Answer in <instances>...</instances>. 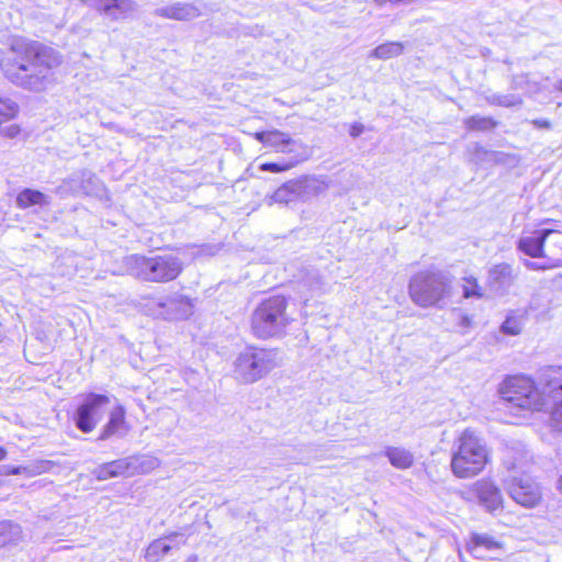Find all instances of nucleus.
I'll use <instances>...</instances> for the list:
<instances>
[{"instance_id":"22","label":"nucleus","mask_w":562,"mask_h":562,"mask_svg":"<svg viewBox=\"0 0 562 562\" xmlns=\"http://www.w3.org/2000/svg\"><path fill=\"white\" fill-rule=\"evenodd\" d=\"M18 112L15 102L10 99L0 98V133L9 137H14L19 133V128L14 125L2 127L3 124L12 120Z\"/></svg>"},{"instance_id":"23","label":"nucleus","mask_w":562,"mask_h":562,"mask_svg":"<svg viewBox=\"0 0 562 562\" xmlns=\"http://www.w3.org/2000/svg\"><path fill=\"white\" fill-rule=\"evenodd\" d=\"M269 204H289L300 201V192H297L295 180L292 179L283 183L269 196Z\"/></svg>"},{"instance_id":"21","label":"nucleus","mask_w":562,"mask_h":562,"mask_svg":"<svg viewBox=\"0 0 562 562\" xmlns=\"http://www.w3.org/2000/svg\"><path fill=\"white\" fill-rule=\"evenodd\" d=\"M108 4L109 9L104 15L113 21L126 19L138 10V4L134 0H109Z\"/></svg>"},{"instance_id":"9","label":"nucleus","mask_w":562,"mask_h":562,"mask_svg":"<svg viewBox=\"0 0 562 562\" xmlns=\"http://www.w3.org/2000/svg\"><path fill=\"white\" fill-rule=\"evenodd\" d=\"M504 487L514 502L525 507H535L542 496L539 484L526 474L509 475L504 480Z\"/></svg>"},{"instance_id":"18","label":"nucleus","mask_w":562,"mask_h":562,"mask_svg":"<svg viewBox=\"0 0 562 562\" xmlns=\"http://www.w3.org/2000/svg\"><path fill=\"white\" fill-rule=\"evenodd\" d=\"M178 537H182L181 533H170L164 538L154 540L146 549L145 559L147 562H158L165 555H167L172 549L171 542Z\"/></svg>"},{"instance_id":"20","label":"nucleus","mask_w":562,"mask_h":562,"mask_svg":"<svg viewBox=\"0 0 562 562\" xmlns=\"http://www.w3.org/2000/svg\"><path fill=\"white\" fill-rule=\"evenodd\" d=\"M514 281L513 270L509 265L494 266L488 273V283L495 291L507 289Z\"/></svg>"},{"instance_id":"17","label":"nucleus","mask_w":562,"mask_h":562,"mask_svg":"<svg viewBox=\"0 0 562 562\" xmlns=\"http://www.w3.org/2000/svg\"><path fill=\"white\" fill-rule=\"evenodd\" d=\"M294 180L300 192V201L304 202L325 192L328 188L324 180L314 176H303Z\"/></svg>"},{"instance_id":"43","label":"nucleus","mask_w":562,"mask_h":562,"mask_svg":"<svg viewBox=\"0 0 562 562\" xmlns=\"http://www.w3.org/2000/svg\"><path fill=\"white\" fill-rule=\"evenodd\" d=\"M19 470H20V474H25L27 476H30V471L32 470V465H26V467H18Z\"/></svg>"},{"instance_id":"24","label":"nucleus","mask_w":562,"mask_h":562,"mask_svg":"<svg viewBox=\"0 0 562 562\" xmlns=\"http://www.w3.org/2000/svg\"><path fill=\"white\" fill-rule=\"evenodd\" d=\"M49 202L48 195L33 189H24L16 196V205L20 209H27L33 205L46 206Z\"/></svg>"},{"instance_id":"11","label":"nucleus","mask_w":562,"mask_h":562,"mask_svg":"<svg viewBox=\"0 0 562 562\" xmlns=\"http://www.w3.org/2000/svg\"><path fill=\"white\" fill-rule=\"evenodd\" d=\"M525 257L524 265L533 270L553 269L562 266V254L555 255L554 248H519Z\"/></svg>"},{"instance_id":"8","label":"nucleus","mask_w":562,"mask_h":562,"mask_svg":"<svg viewBox=\"0 0 562 562\" xmlns=\"http://www.w3.org/2000/svg\"><path fill=\"white\" fill-rule=\"evenodd\" d=\"M146 315L165 321L187 319L193 314L192 301L180 293L157 297L140 295L135 303Z\"/></svg>"},{"instance_id":"29","label":"nucleus","mask_w":562,"mask_h":562,"mask_svg":"<svg viewBox=\"0 0 562 562\" xmlns=\"http://www.w3.org/2000/svg\"><path fill=\"white\" fill-rule=\"evenodd\" d=\"M133 465V460L130 458L119 459L112 462H108V469L112 471L114 477L121 475H130L131 467Z\"/></svg>"},{"instance_id":"40","label":"nucleus","mask_w":562,"mask_h":562,"mask_svg":"<svg viewBox=\"0 0 562 562\" xmlns=\"http://www.w3.org/2000/svg\"><path fill=\"white\" fill-rule=\"evenodd\" d=\"M14 527H16V526L10 521H1L0 522V536L5 535L9 530H11Z\"/></svg>"},{"instance_id":"42","label":"nucleus","mask_w":562,"mask_h":562,"mask_svg":"<svg viewBox=\"0 0 562 562\" xmlns=\"http://www.w3.org/2000/svg\"><path fill=\"white\" fill-rule=\"evenodd\" d=\"M363 132V126L361 124H355L352 125L350 130V135L352 137H358Z\"/></svg>"},{"instance_id":"32","label":"nucleus","mask_w":562,"mask_h":562,"mask_svg":"<svg viewBox=\"0 0 562 562\" xmlns=\"http://www.w3.org/2000/svg\"><path fill=\"white\" fill-rule=\"evenodd\" d=\"M304 159H305V157H301L299 159H294V160H291L288 162H282V164L265 162V164L260 165L259 169L261 171L282 172V171L290 170L291 168L296 166L301 160H304Z\"/></svg>"},{"instance_id":"10","label":"nucleus","mask_w":562,"mask_h":562,"mask_svg":"<svg viewBox=\"0 0 562 562\" xmlns=\"http://www.w3.org/2000/svg\"><path fill=\"white\" fill-rule=\"evenodd\" d=\"M110 403L106 395L90 393L78 406L74 420L82 432H91L102 418V408Z\"/></svg>"},{"instance_id":"31","label":"nucleus","mask_w":562,"mask_h":562,"mask_svg":"<svg viewBox=\"0 0 562 562\" xmlns=\"http://www.w3.org/2000/svg\"><path fill=\"white\" fill-rule=\"evenodd\" d=\"M462 289H463V296L465 299H470V297L480 299L483 296L482 289L479 286L476 279L473 277H468V278L463 279Z\"/></svg>"},{"instance_id":"38","label":"nucleus","mask_w":562,"mask_h":562,"mask_svg":"<svg viewBox=\"0 0 562 562\" xmlns=\"http://www.w3.org/2000/svg\"><path fill=\"white\" fill-rule=\"evenodd\" d=\"M0 474H2V475H18V474H20V470H19L18 467L2 465L0 468Z\"/></svg>"},{"instance_id":"6","label":"nucleus","mask_w":562,"mask_h":562,"mask_svg":"<svg viewBox=\"0 0 562 562\" xmlns=\"http://www.w3.org/2000/svg\"><path fill=\"white\" fill-rule=\"evenodd\" d=\"M286 306V299L282 295L262 301L251 314L250 327L254 336L259 339L282 336L290 324Z\"/></svg>"},{"instance_id":"4","label":"nucleus","mask_w":562,"mask_h":562,"mask_svg":"<svg viewBox=\"0 0 562 562\" xmlns=\"http://www.w3.org/2000/svg\"><path fill=\"white\" fill-rule=\"evenodd\" d=\"M451 471L459 479H470L480 474L490 462V452L473 430L465 429L454 443Z\"/></svg>"},{"instance_id":"2","label":"nucleus","mask_w":562,"mask_h":562,"mask_svg":"<svg viewBox=\"0 0 562 562\" xmlns=\"http://www.w3.org/2000/svg\"><path fill=\"white\" fill-rule=\"evenodd\" d=\"M14 63L5 65V77L16 86L30 91H44L50 83V70L61 63L54 48L40 42H21L14 47Z\"/></svg>"},{"instance_id":"33","label":"nucleus","mask_w":562,"mask_h":562,"mask_svg":"<svg viewBox=\"0 0 562 562\" xmlns=\"http://www.w3.org/2000/svg\"><path fill=\"white\" fill-rule=\"evenodd\" d=\"M490 103L502 106H515L521 103V99L517 95L494 94L488 99Z\"/></svg>"},{"instance_id":"13","label":"nucleus","mask_w":562,"mask_h":562,"mask_svg":"<svg viewBox=\"0 0 562 562\" xmlns=\"http://www.w3.org/2000/svg\"><path fill=\"white\" fill-rule=\"evenodd\" d=\"M256 139L262 143L265 146L273 148L277 153L290 154L294 153L296 147H301L302 144L289 134L278 130L258 132L255 135Z\"/></svg>"},{"instance_id":"37","label":"nucleus","mask_w":562,"mask_h":562,"mask_svg":"<svg viewBox=\"0 0 562 562\" xmlns=\"http://www.w3.org/2000/svg\"><path fill=\"white\" fill-rule=\"evenodd\" d=\"M93 473L99 481H105L108 479L114 477L112 471L108 469V463L98 467Z\"/></svg>"},{"instance_id":"47","label":"nucleus","mask_w":562,"mask_h":562,"mask_svg":"<svg viewBox=\"0 0 562 562\" xmlns=\"http://www.w3.org/2000/svg\"><path fill=\"white\" fill-rule=\"evenodd\" d=\"M559 484H560V487L562 488V475H561V479L559 481Z\"/></svg>"},{"instance_id":"44","label":"nucleus","mask_w":562,"mask_h":562,"mask_svg":"<svg viewBox=\"0 0 562 562\" xmlns=\"http://www.w3.org/2000/svg\"><path fill=\"white\" fill-rule=\"evenodd\" d=\"M7 458V451L3 447H0V461Z\"/></svg>"},{"instance_id":"28","label":"nucleus","mask_w":562,"mask_h":562,"mask_svg":"<svg viewBox=\"0 0 562 562\" xmlns=\"http://www.w3.org/2000/svg\"><path fill=\"white\" fill-rule=\"evenodd\" d=\"M301 286L310 294L321 292L324 281L317 271L311 270L302 278Z\"/></svg>"},{"instance_id":"3","label":"nucleus","mask_w":562,"mask_h":562,"mask_svg":"<svg viewBox=\"0 0 562 562\" xmlns=\"http://www.w3.org/2000/svg\"><path fill=\"white\" fill-rule=\"evenodd\" d=\"M282 352L277 348L245 347L234 360V378L244 384L255 383L282 366Z\"/></svg>"},{"instance_id":"15","label":"nucleus","mask_w":562,"mask_h":562,"mask_svg":"<svg viewBox=\"0 0 562 562\" xmlns=\"http://www.w3.org/2000/svg\"><path fill=\"white\" fill-rule=\"evenodd\" d=\"M154 15L178 21H189L200 16V10L191 3L175 2L162 8H157L154 11Z\"/></svg>"},{"instance_id":"16","label":"nucleus","mask_w":562,"mask_h":562,"mask_svg":"<svg viewBox=\"0 0 562 562\" xmlns=\"http://www.w3.org/2000/svg\"><path fill=\"white\" fill-rule=\"evenodd\" d=\"M475 492L480 503L485 506L488 512H494L502 507L503 497L499 488L490 481H479L475 483Z\"/></svg>"},{"instance_id":"45","label":"nucleus","mask_w":562,"mask_h":562,"mask_svg":"<svg viewBox=\"0 0 562 562\" xmlns=\"http://www.w3.org/2000/svg\"><path fill=\"white\" fill-rule=\"evenodd\" d=\"M554 88L562 92V79L555 81Z\"/></svg>"},{"instance_id":"26","label":"nucleus","mask_w":562,"mask_h":562,"mask_svg":"<svg viewBox=\"0 0 562 562\" xmlns=\"http://www.w3.org/2000/svg\"><path fill=\"white\" fill-rule=\"evenodd\" d=\"M404 50V45L401 42H387L375 47L370 54L369 58L374 59H390L400 56Z\"/></svg>"},{"instance_id":"5","label":"nucleus","mask_w":562,"mask_h":562,"mask_svg":"<svg viewBox=\"0 0 562 562\" xmlns=\"http://www.w3.org/2000/svg\"><path fill=\"white\" fill-rule=\"evenodd\" d=\"M408 294L419 307H441L452 294V279L438 269L422 270L411 278Z\"/></svg>"},{"instance_id":"25","label":"nucleus","mask_w":562,"mask_h":562,"mask_svg":"<svg viewBox=\"0 0 562 562\" xmlns=\"http://www.w3.org/2000/svg\"><path fill=\"white\" fill-rule=\"evenodd\" d=\"M385 456L390 463L401 470L408 469L414 463V456L411 451L401 447H387L385 449Z\"/></svg>"},{"instance_id":"19","label":"nucleus","mask_w":562,"mask_h":562,"mask_svg":"<svg viewBox=\"0 0 562 562\" xmlns=\"http://www.w3.org/2000/svg\"><path fill=\"white\" fill-rule=\"evenodd\" d=\"M549 239L552 244H562V233L551 228H540L520 239L518 246H543Z\"/></svg>"},{"instance_id":"46","label":"nucleus","mask_w":562,"mask_h":562,"mask_svg":"<svg viewBox=\"0 0 562 562\" xmlns=\"http://www.w3.org/2000/svg\"><path fill=\"white\" fill-rule=\"evenodd\" d=\"M149 463H150L151 465H155V464H156V460H155V459H150V460H149Z\"/></svg>"},{"instance_id":"35","label":"nucleus","mask_w":562,"mask_h":562,"mask_svg":"<svg viewBox=\"0 0 562 562\" xmlns=\"http://www.w3.org/2000/svg\"><path fill=\"white\" fill-rule=\"evenodd\" d=\"M31 465H32V470L30 471V476H36L42 473L48 472L52 468V462L46 461V460H40V461H35Z\"/></svg>"},{"instance_id":"27","label":"nucleus","mask_w":562,"mask_h":562,"mask_svg":"<svg viewBox=\"0 0 562 562\" xmlns=\"http://www.w3.org/2000/svg\"><path fill=\"white\" fill-rule=\"evenodd\" d=\"M464 125L469 131H488L497 125V122L490 116L473 115L464 120Z\"/></svg>"},{"instance_id":"30","label":"nucleus","mask_w":562,"mask_h":562,"mask_svg":"<svg viewBox=\"0 0 562 562\" xmlns=\"http://www.w3.org/2000/svg\"><path fill=\"white\" fill-rule=\"evenodd\" d=\"M527 463V456L525 453H520L518 458H516L514 451L512 449H507L506 456L504 458V464L509 471H515L522 469Z\"/></svg>"},{"instance_id":"14","label":"nucleus","mask_w":562,"mask_h":562,"mask_svg":"<svg viewBox=\"0 0 562 562\" xmlns=\"http://www.w3.org/2000/svg\"><path fill=\"white\" fill-rule=\"evenodd\" d=\"M130 428L125 420V408L122 405L115 406L109 415V420L102 428L99 440H106L113 436L123 437Z\"/></svg>"},{"instance_id":"41","label":"nucleus","mask_w":562,"mask_h":562,"mask_svg":"<svg viewBox=\"0 0 562 562\" xmlns=\"http://www.w3.org/2000/svg\"><path fill=\"white\" fill-rule=\"evenodd\" d=\"M532 124L539 128H550L551 127L550 121L544 120V119L535 120L532 122Z\"/></svg>"},{"instance_id":"34","label":"nucleus","mask_w":562,"mask_h":562,"mask_svg":"<svg viewBox=\"0 0 562 562\" xmlns=\"http://www.w3.org/2000/svg\"><path fill=\"white\" fill-rule=\"evenodd\" d=\"M502 331L506 335L516 336L521 331V325L518 319L514 317H507L506 321L502 324Z\"/></svg>"},{"instance_id":"1","label":"nucleus","mask_w":562,"mask_h":562,"mask_svg":"<svg viewBox=\"0 0 562 562\" xmlns=\"http://www.w3.org/2000/svg\"><path fill=\"white\" fill-rule=\"evenodd\" d=\"M539 383L541 390L528 376H510L503 382L499 392L503 400L515 407L549 413V426L562 431V367L542 370Z\"/></svg>"},{"instance_id":"39","label":"nucleus","mask_w":562,"mask_h":562,"mask_svg":"<svg viewBox=\"0 0 562 562\" xmlns=\"http://www.w3.org/2000/svg\"><path fill=\"white\" fill-rule=\"evenodd\" d=\"M475 155L483 159V157H487V158H491L493 156H495V153L493 151H488L487 149H485L484 147L480 146L479 144L475 145Z\"/></svg>"},{"instance_id":"7","label":"nucleus","mask_w":562,"mask_h":562,"mask_svg":"<svg viewBox=\"0 0 562 562\" xmlns=\"http://www.w3.org/2000/svg\"><path fill=\"white\" fill-rule=\"evenodd\" d=\"M124 262L131 276L146 282H168L176 279L182 270V263L172 256L132 255Z\"/></svg>"},{"instance_id":"36","label":"nucleus","mask_w":562,"mask_h":562,"mask_svg":"<svg viewBox=\"0 0 562 562\" xmlns=\"http://www.w3.org/2000/svg\"><path fill=\"white\" fill-rule=\"evenodd\" d=\"M452 315L454 316L456 321L458 322V325L462 329H468L472 326V317L463 314L461 311L454 310L452 311Z\"/></svg>"},{"instance_id":"12","label":"nucleus","mask_w":562,"mask_h":562,"mask_svg":"<svg viewBox=\"0 0 562 562\" xmlns=\"http://www.w3.org/2000/svg\"><path fill=\"white\" fill-rule=\"evenodd\" d=\"M468 551L476 558L499 559L503 551L502 542L487 533H473L468 544Z\"/></svg>"}]
</instances>
